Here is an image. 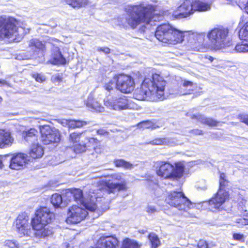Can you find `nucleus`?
I'll use <instances>...</instances> for the list:
<instances>
[{"instance_id": "obj_52", "label": "nucleus", "mask_w": 248, "mask_h": 248, "mask_svg": "<svg viewBox=\"0 0 248 248\" xmlns=\"http://www.w3.org/2000/svg\"><path fill=\"white\" fill-rule=\"evenodd\" d=\"M189 133L195 135H202V131L198 129L191 130L190 131Z\"/></svg>"}, {"instance_id": "obj_37", "label": "nucleus", "mask_w": 248, "mask_h": 248, "mask_svg": "<svg viewBox=\"0 0 248 248\" xmlns=\"http://www.w3.org/2000/svg\"><path fill=\"white\" fill-rule=\"evenodd\" d=\"M87 137L85 135V132H74L70 134L69 137V140L70 142L73 143H78L79 141L81 138Z\"/></svg>"}, {"instance_id": "obj_15", "label": "nucleus", "mask_w": 248, "mask_h": 248, "mask_svg": "<svg viewBox=\"0 0 248 248\" xmlns=\"http://www.w3.org/2000/svg\"><path fill=\"white\" fill-rule=\"evenodd\" d=\"M41 140L44 144H49L60 141V133L56 129H51L48 125H44L40 127Z\"/></svg>"}, {"instance_id": "obj_3", "label": "nucleus", "mask_w": 248, "mask_h": 248, "mask_svg": "<svg viewBox=\"0 0 248 248\" xmlns=\"http://www.w3.org/2000/svg\"><path fill=\"white\" fill-rule=\"evenodd\" d=\"M156 173L163 179L178 181L184 174L185 166L183 162L175 163V166L168 161H157L155 164Z\"/></svg>"}, {"instance_id": "obj_13", "label": "nucleus", "mask_w": 248, "mask_h": 248, "mask_svg": "<svg viewBox=\"0 0 248 248\" xmlns=\"http://www.w3.org/2000/svg\"><path fill=\"white\" fill-rule=\"evenodd\" d=\"M115 80H117V90L122 93H128L134 90L135 83L131 76L120 74L115 76Z\"/></svg>"}, {"instance_id": "obj_19", "label": "nucleus", "mask_w": 248, "mask_h": 248, "mask_svg": "<svg viewBox=\"0 0 248 248\" xmlns=\"http://www.w3.org/2000/svg\"><path fill=\"white\" fill-rule=\"evenodd\" d=\"M98 140L94 138L85 137L84 140L74 146V151L77 154L82 153L86 151L88 147H93L97 144Z\"/></svg>"}, {"instance_id": "obj_51", "label": "nucleus", "mask_w": 248, "mask_h": 248, "mask_svg": "<svg viewBox=\"0 0 248 248\" xmlns=\"http://www.w3.org/2000/svg\"><path fill=\"white\" fill-rule=\"evenodd\" d=\"M235 222L239 226L248 225L244 217L237 219Z\"/></svg>"}, {"instance_id": "obj_8", "label": "nucleus", "mask_w": 248, "mask_h": 248, "mask_svg": "<svg viewBox=\"0 0 248 248\" xmlns=\"http://www.w3.org/2000/svg\"><path fill=\"white\" fill-rule=\"evenodd\" d=\"M226 177L225 173H220L219 188L215 196L208 201L209 205L211 208L218 209L229 198L228 192L225 189L228 183Z\"/></svg>"}, {"instance_id": "obj_24", "label": "nucleus", "mask_w": 248, "mask_h": 248, "mask_svg": "<svg viewBox=\"0 0 248 248\" xmlns=\"http://www.w3.org/2000/svg\"><path fill=\"white\" fill-rule=\"evenodd\" d=\"M187 116L192 119L196 120L197 121L205 124H207L210 126H216L218 122L216 120L210 118H206L204 116L200 114H189L187 113Z\"/></svg>"}, {"instance_id": "obj_29", "label": "nucleus", "mask_w": 248, "mask_h": 248, "mask_svg": "<svg viewBox=\"0 0 248 248\" xmlns=\"http://www.w3.org/2000/svg\"><path fill=\"white\" fill-rule=\"evenodd\" d=\"M229 51L231 53H246L248 52V41L243 42L242 44H238L235 46L233 45L231 42Z\"/></svg>"}, {"instance_id": "obj_23", "label": "nucleus", "mask_w": 248, "mask_h": 248, "mask_svg": "<svg viewBox=\"0 0 248 248\" xmlns=\"http://www.w3.org/2000/svg\"><path fill=\"white\" fill-rule=\"evenodd\" d=\"M14 140V138L9 131L3 129L0 130V148H6L11 146Z\"/></svg>"}, {"instance_id": "obj_36", "label": "nucleus", "mask_w": 248, "mask_h": 248, "mask_svg": "<svg viewBox=\"0 0 248 248\" xmlns=\"http://www.w3.org/2000/svg\"><path fill=\"white\" fill-rule=\"evenodd\" d=\"M140 245L137 241L127 238L124 240L121 248H140Z\"/></svg>"}, {"instance_id": "obj_25", "label": "nucleus", "mask_w": 248, "mask_h": 248, "mask_svg": "<svg viewBox=\"0 0 248 248\" xmlns=\"http://www.w3.org/2000/svg\"><path fill=\"white\" fill-rule=\"evenodd\" d=\"M148 143L152 145H166L173 146L178 144L179 142L174 138H164L155 139Z\"/></svg>"}, {"instance_id": "obj_18", "label": "nucleus", "mask_w": 248, "mask_h": 248, "mask_svg": "<svg viewBox=\"0 0 248 248\" xmlns=\"http://www.w3.org/2000/svg\"><path fill=\"white\" fill-rule=\"evenodd\" d=\"M193 3V0H185L173 12L172 16L176 19H180L193 14L194 12Z\"/></svg>"}, {"instance_id": "obj_53", "label": "nucleus", "mask_w": 248, "mask_h": 248, "mask_svg": "<svg viewBox=\"0 0 248 248\" xmlns=\"http://www.w3.org/2000/svg\"><path fill=\"white\" fill-rule=\"evenodd\" d=\"M246 201L243 200L242 201H241L239 203V208L241 211H244V212H246V209H244L243 207V206L245 207H246Z\"/></svg>"}, {"instance_id": "obj_59", "label": "nucleus", "mask_w": 248, "mask_h": 248, "mask_svg": "<svg viewBox=\"0 0 248 248\" xmlns=\"http://www.w3.org/2000/svg\"><path fill=\"white\" fill-rule=\"evenodd\" d=\"M107 177V176L105 175L102 174V175H97L94 176L95 178H100V177Z\"/></svg>"}, {"instance_id": "obj_47", "label": "nucleus", "mask_w": 248, "mask_h": 248, "mask_svg": "<svg viewBox=\"0 0 248 248\" xmlns=\"http://www.w3.org/2000/svg\"><path fill=\"white\" fill-rule=\"evenodd\" d=\"M146 211L149 214H153L157 212V210L155 206L148 205L146 207Z\"/></svg>"}, {"instance_id": "obj_17", "label": "nucleus", "mask_w": 248, "mask_h": 248, "mask_svg": "<svg viewBox=\"0 0 248 248\" xmlns=\"http://www.w3.org/2000/svg\"><path fill=\"white\" fill-rule=\"evenodd\" d=\"M114 180L120 181V183H108L107 184L105 189L108 193L118 192L120 191H125L127 189L126 183L123 178V175L121 173H114L111 175Z\"/></svg>"}, {"instance_id": "obj_4", "label": "nucleus", "mask_w": 248, "mask_h": 248, "mask_svg": "<svg viewBox=\"0 0 248 248\" xmlns=\"http://www.w3.org/2000/svg\"><path fill=\"white\" fill-rule=\"evenodd\" d=\"M95 191L90 190L89 197L86 199L83 197L82 191L79 189H69L66 192L65 196L68 198L72 197L75 201L80 203L86 210L94 211L97 208L96 202L100 198V196L94 192Z\"/></svg>"}, {"instance_id": "obj_10", "label": "nucleus", "mask_w": 248, "mask_h": 248, "mask_svg": "<svg viewBox=\"0 0 248 248\" xmlns=\"http://www.w3.org/2000/svg\"><path fill=\"white\" fill-rule=\"evenodd\" d=\"M54 218V214L46 207H41L35 213V216L31 220L33 229H40L46 226Z\"/></svg>"}, {"instance_id": "obj_44", "label": "nucleus", "mask_w": 248, "mask_h": 248, "mask_svg": "<svg viewBox=\"0 0 248 248\" xmlns=\"http://www.w3.org/2000/svg\"><path fill=\"white\" fill-rule=\"evenodd\" d=\"M4 245L10 248H18L19 244L15 240H6Z\"/></svg>"}, {"instance_id": "obj_32", "label": "nucleus", "mask_w": 248, "mask_h": 248, "mask_svg": "<svg viewBox=\"0 0 248 248\" xmlns=\"http://www.w3.org/2000/svg\"><path fill=\"white\" fill-rule=\"evenodd\" d=\"M51 202L56 208L62 207L67 204V202L64 201L62 196L58 193H55L52 195Z\"/></svg>"}, {"instance_id": "obj_61", "label": "nucleus", "mask_w": 248, "mask_h": 248, "mask_svg": "<svg viewBox=\"0 0 248 248\" xmlns=\"http://www.w3.org/2000/svg\"><path fill=\"white\" fill-rule=\"evenodd\" d=\"M3 167L2 156L0 155V168H2Z\"/></svg>"}, {"instance_id": "obj_62", "label": "nucleus", "mask_w": 248, "mask_h": 248, "mask_svg": "<svg viewBox=\"0 0 248 248\" xmlns=\"http://www.w3.org/2000/svg\"><path fill=\"white\" fill-rule=\"evenodd\" d=\"M208 60L211 62H212L214 59L213 57H211V56H209L208 58Z\"/></svg>"}, {"instance_id": "obj_16", "label": "nucleus", "mask_w": 248, "mask_h": 248, "mask_svg": "<svg viewBox=\"0 0 248 248\" xmlns=\"http://www.w3.org/2000/svg\"><path fill=\"white\" fill-rule=\"evenodd\" d=\"M181 40L180 43H184L185 45H187L190 48H193L197 43H202L203 40V35L196 32L190 31H180Z\"/></svg>"}, {"instance_id": "obj_35", "label": "nucleus", "mask_w": 248, "mask_h": 248, "mask_svg": "<svg viewBox=\"0 0 248 248\" xmlns=\"http://www.w3.org/2000/svg\"><path fill=\"white\" fill-rule=\"evenodd\" d=\"M65 2L73 8H79L87 5L88 0H65Z\"/></svg>"}, {"instance_id": "obj_14", "label": "nucleus", "mask_w": 248, "mask_h": 248, "mask_svg": "<svg viewBox=\"0 0 248 248\" xmlns=\"http://www.w3.org/2000/svg\"><path fill=\"white\" fill-rule=\"evenodd\" d=\"M86 208L73 205L69 208L68 217L66 220L67 223L76 224L83 220L88 212Z\"/></svg>"}, {"instance_id": "obj_33", "label": "nucleus", "mask_w": 248, "mask_h": 248, "mask_svg": "<svg viewBox=\"0 0 248 248\" xmlns=\"http://www.w3.org/2000/svg\"><path fill=\"white\" fill-rule=\"evenodd\" d=\"M65 121L68 127L72 129L81 128L87 124L86 121L81 120H68Z\"/></svg>"}, {"instance_id": "obj_42", "label": "nucleus", "mask_w": 248, "mask_h": 248, "mask_svg": "<svg viewBox=\"0 0 248 248\" xmlns=\"http://www.w3.org/2000/svg\"><path fill=\"white\" fill-rule=\"evenodd\" d=\"M30 46L43 51L45 49V45L37 39H32L30 41Z\"/></svg>"}, {"instance_id": "obj_9", "label": "nucleus", "mask_w": 248, "mask_h": 248, "mask_svg": "<svg viewBox=\"0 0 248 248\" xmlns=\"http://www.w3.org/2000/svg\"><path fill=\"white\" fill-rule=\"evenodd\" d=\"M22 28H16L15 18L5 16H0V38H11L19 35L17 32Z\"/></svg>"}, {"instance_id": "obj_22", "label": "nucleus", "mask_w": 248, "mask_h": 248, "mask_svg": "<svg viewBox=\"0 0 248 248\" xmlns=\"http://www.w3.org/2000/svg\"><path fill=\"white\" fill-rule=\"evenodd\" d=\"M182 82V87H180L178 89L170 90V94L174 95H186L190 94L193 91L194 84L190 81L183 80Z\"/></svg>"}, {"instance_id": "obj_58", "label": "nucleus", "mask_w": 248, "mask_h": 248, "mask_svg": "<svg viewBox=\"0 0 248 248\" xmlns=\"http://www.w3.org/2000/svg\"><path fill=\"white\" fill-rule=\"evenodd\" d=\"M7 84V82L5 80L0 79V86Z\"/></svg>"}, {"instance_id": "obj_5", "label": "nucleus", "mask_w": 248, "mask_h": 248, "mask_svg": "<svg viewBox=\"0 0 248 248\" xmlns=\"http://www.w3.org/2000/svg\"><path fill=\"white\" fill-rule=\"evenodd\" d=\"M181 35L180 31L169 24H164L158 26L155 32V36L159 41L171 45L180 43Z\"/></svg>"}, {"instance_id": "obj_20", "label": "nucleus", "mask_w": 248, "mask_h": 248, "mask_svg": "<svg viewBox=\"0 0 248 248\" xmlns=\"http://www.w3.org/2000/svg\"><path fill=\"white\" fill-rule=\"evenodd\" d=\"M118 245L117 239L113 236L101 237L94 248H116Z\"/></svg>"}, {"instance_id": "obj_11", "label": "nucleus", "mask_w": 248, "mask_h": 248, "mask_svg": "<svg viewBox=\"0 0 248 248\" xmlns=\"http://www.w3.org/2000/svg\"><path fill=\"white\" fill-rule=\"evenodd\" d=\"M104 105L108 108L115 110L136 109L137 108L136 104L124 95L105 99Z\"/></svg>"}, {"instance_id": "obj_40", "label": "nucleus", "mask_w": 248, "mask_h": 248, "mask_svg": "<svg viewBox=\"0 0 248 248\" xmlns=\"http://www.w3.org/2000/svg\"><path fill=\"white\" fill-rule=\"evenodd\" d=\"M239 38L242 40H248V22H247L239 32Z\"/></svg>"}, {"instance_id": "obj_57", "label": "nucleus", "mask_w": 248, "mask_h": 248, "mask_svg": "<svg viewBox=\"0 0 248 248\" xmlns=\"http://www.w3.org/2000/svg\"><path fill=\"white\" fill-rule=\"evenodd\" d=\"M245 213L243 214V217L246 221L247 224H248V212L246 210V212H244Z\"/></svg>"}, {"instance_id": "obj_6", "label": "nucleus", "mask_w": 248, "mask_h": 248, "mask_svg": "<svg viewBox=\"0 0 248 248\" xmlns=\"http://www.w3.org/2000/svg\"><path fill=\"white\" fill-rule=\"evenodd\" d=\"M165 201L170 206L178 210L186 212V217H192V215L187 213L188 210L194 207V203L191 202L181 191H171L168 193Z\"/></svg>"}, {"instance_id": "obj_31", "label": "nucleus", "mask_w": 248, "mask_h": 248, "mask_svg": "<svg viewBox=\"0 0 248 248\" xmlns=\"http://www.w3.org/2000/svg\"><path fill=\"white\" fill-rule=\"evenodd\" d=\"M194 11L205 12L210 10L211 3L199 0H194L193 3Z\"/></svg>"}, {"instance_id": "obj_55", "label": "nucleus", "mask_w": 248, "mask_h": 248, "mask_svg": "<svg viewBox=\"0 0 248 248\" xmlns=\"http://www.w3.org/2000/svg\"><path fill=\"white\" fill-rule=\"evenodd\" d=\"M47 42H48V43H50V44H52L54 43V42H58V40L57 39H55V38H48L47 40Z\"/></svg>"}, {"instance_id": "obj_45", "label": "nucleus", "mask_w": 248, "mask_h": 248, "mask_svg": "<svg viewBox=\"0 0 248 248\" xmlns=\"http://www.w3.org/2000/svg\"><path fill=\"white\" fill-rule=\"evenodd\" d=\"M139 127L142 128H150L152 127V123L149 121L143 122L139 124Z\"/></svg>"}, {"instance_id": "obj_12", "label": "nucleus", "mask_w": 248, "mask_h": 248, "mask_svg": "<svg viewBox=\"0 0 248 248\" xmlns=\"http://www.w3.org/2000/svg\"><path fill=\"white\" fill-rule=\"evenodd\" d=\"M16 230L20 237L31 236L33 229L31 228V223L29 222V217L24 214L19 215L14 223Z\"/></svg>"}, {"instance_id": "obj_38", "label": "nucleus", "mask_w": 248, "mask_h": 248, "mask_svg": "<svg viewBox=\"0 0 248 248\" xmlns=\"http://www.w3.org/2000/svg\"><path fill=\"white\" fill-rule=\"evenodd\" d=\"M114 163L116 167H122L125 169H131L133 168L132 164L123 159H115Z\"/></svg>"}, {"instance_id": "obj_54", "label": "nucleus", "mask_w": 248, "mask_h": 248, "mask_svg": "<svg viewBox=\"0 0 248 248\" xmlns=\"http://www.w3.org/2000/svg\"><path fill=\"white\" fill-rule=\"evenodd\" d=\"M233 237L235 240H241L243 238L244 236L242 234L235 233L233 235Z\"/></svg>"}, {"instance_id": "obj_27", "label": "nucleus", "mask_w": 248, "mask_h": 248, "mask_svg": "<svg viewBox=\"0 0 248 248\" xmlns=\"http://www.w3.org/2000/svg\"><path fill=\"white\" fill-rule=\"evenodd\" d=\"M86 106L91 111L98 112H102L104 111V108L91 96L88 97Z\"/></svg>"}, {"instance_id": "obj_30", "label": "nucleus", "mask_w": 248, "mask_h": 248, "mask_svg": "<svg viewBox=\"0 0 248 248\" xmlns=\"http://www.w3.org/2000/svg\"><path fill=\"white\" fill-rule=\"evenodd\" d=\"M37 135L38 131L34 128H31L23 134V137L27 142L32 144L38 141Z\"/></svg>"}, {"instance_id": "obj_60", "label": "nucleus", "mask_w": 248, "mask_h": 248, "mask_svg": "<svg viewBox=\"0 0 248 248\" xmlns=\"http://www.w3.org/2000/svg\"><path fill=\"white\" fill-rule=\"evenodd\" d=\"M245 11L246 13L248 14V1L247 2L245 6Z\"/></svg>"}, {"instance_id": "obj_7", "label": "nucleus", "mask_w": 248, "mask_h": 248, "mask_svg": "<svg viewBox=\"0 0 248 248\" xmlns=\"http://www.w3.org/2000/svg\"><path fill=\"white\" fill-rule=\"evenodd\" d=\"M207 37L211 46L216 50L227 48L230 46L229 30L227 28H214L208 33Z\"/></svg>"}, {"instance_id": "obj_34", "label": "nucleus", "mask_w": 248, "mask_h": 248, "mask_svg": "<svg viewBox=\"0 0 248 248\" xmlns=\"http://www.w3.org/2000/svg\"><path fill=\"white\" fill-rule=\"evenodd\" d=\"M46 227V226H44L40 229H33L34 231H36V232L35 233L33 232L34 234L33 235H35L36 237L38 238H45L49 236L52 233V232L51 230Z\"/></svg>"}, {"instance_id": "obj_26", "label": "nucleus", "mask_w": 248, "mask_h": 248, "mask_svg": "<svg viewBox=\"0 0 248 248\" xmlns=\"http://www.w3.org/2000/svg\"><path fill=\"white\" fill-rule=\"evenodd\" d=\"M52 57V59L50 61V62L53 64L59 65L66 63V60L60 51V49L58 47H54L53 48Z\"/></svg>"}, {"instance_id": "obj_43", "label": "nucleus", "mask_w": 248, "mask_h": 248, "mask_svg": "<svg viewBox=\"0 0 248 248\" xmlns=\"http://www.w3.org/2000/svg\"><path fill=\"white\" fill-rule=\"evenodd\" d=\"M32 77L38 82L42 83L45 81L46 77L42 74H39L37 73H34L31 74Z\"/></svg>"}, {"instance_id": "obj_50", "label": "nucleus", "mask_w": 248, "mask_h": 248, "mask_svg": "<svg viewBox=\"0 0 248 248\" xmlns=\"http://www.w3.org/2000/svg\"><path fill=\"white\" fill-rule=\"evenodd\" d=\"M98 51H101L106 54H108L110 52V49L108 47H98L97 48Z\"/></svg>"}, {"instance_id": "obj_1", "label": "nucleus", "mask_w": 248, "mask_h": 248, "mask_svg": "<svg viewBox=\"0 0 248 248\" xmlns=\"http://www.w3.org/2000/svg\"><path fill=\"white\" fill-rule=\"evenodd\" d=\"M166 82L163 77L157 74L145 78L140 87L138 88L133 93L134 97L139 100L156 102L165 98Z\"/></svg>"}, {"instance_id": "obj_2", "label": "nucleus", "mask_w": 248, "mask_h": 248, "mask_svg": "<svg viewBox=\"0 0 248 248\" xmlns=\"http://www.w3.org/2000/svg\"><path fill=\"white\" fill-rule=\"evenodd\" d=\"M154 10V7L150 4L128 5L125 9V23L133 29L141 23L149 24Z\"/></svg>"}, {"instance_id": "obj_56", "label": "nucleus", "mask_w": 248, "mask_h": 248, "mask_svg": "<svg viewBox=\"0 0 248 248\" xmlns=\"http://www.w3.org/2000/svg\"><path fill=\"white\" fill-rule=\"evenodd\" d=\"M152 6L154 7V11H153V13H152V17H151V20H150V22L152 20H153L154 21H156V18H158V17H156V16H154V15L155 14H154V12H155V7H154L153 5H152Z\"/></svg>"}, {"instance_id": "obj_48", "label": "nucleus", "mask_w": 248, "mask_h": 248, "mask_svg": "<svg viewBox=\"0 0 248 248\" xmlns=\"http://www.w3.org/2000/svg\"><path fill=\"white\" fill-rule=\"evenodd\" d=\"M51 80L54 83H59L62 81V78L59 74H57L52 76Z\"/></svg>"}, {"instance_id": "obj_28", "label": "nucleus", "mask_w": 248, "mask_h": 248, "mask_svg": "<svg viewBox=\"0 0 248 248\" xmlns=\"http://www.w3.org/2000/svg\"><path fill=\"white\" fill-rule=\"evenodd\" d=\"M43 154V149L42 146L38 144V141L31 144L30 151V155L31 157L33 159L40 158Z\"/></svg>"}, {"instance_id": "obj_21", "label": "nucleus", "mask_w": 248, "mask_h": 248, "mask_svg": "<svg viewBox=\"0 0 248 248\" xmlns=\"http://www.w3.org/2000/svg\"><path fill=\"white\" fill-rule=\"evenodd\" d=\"M27 155L22 153L14 155L11 159L10 167L13 170L21 169L27 163Z\"/></svg>"}, {"instance_id": "obj_49", "label": "nucleus", "mask_w": 248, "mask_h": 248, "mask_svg": "<svg viewBox=\"0 0 248 248\" xmlns=\"http://www.w3.org/2000/svg\"><path fill=\"white\" fill-rule=\"evenodd\" d=\"M238 118L242 122L248 125V114L240 115Z\"/></svg>"}, {"instance_id": "obj_39", "label": "nucleus", "mask_w": 248, "mask_h": 248, "mask_svg": "<svg viewBox=\"0 0 248 248\" xmlns=\"http://www.w3.org/2000/svg\"><path fill=\"white\" fill-rule=\"evenodd\" d=\"M148 238L151 243L152 248H156L160 245V240L158 237H157V235H156L155 233H150L148 236Z\"/></svg>"}, {"instance_id": "obj_46", "label": "nucleus", "mask_w": 248, "mask_h": 248, "mask_svg": "<svg viewBox=\"0 0 248 248\" xmlns=\"http://www.w3.org/2000/svg\"><path fill=\"white\" fill-rule=\"evenodd\" d=\"M198 248H208L207 242L204 240H200L197 244Z\"/></svg>"}, {"instance_id": "obj_41", "label": "nucleus", "mask_w": 248, "mask_h": 248, "mask_svg": "<svg viewBox=\"0 0 248 248\" xmlns=\"http://www.w3.org/2000/svg\"><path fill=\"white\" fill-rule=\"evenodd\" d=\"M104 87L106 90L110 93L116 89H117V80H115V76L113 77L112 80L105 84Z\"/></svg>"}]
</instances>
